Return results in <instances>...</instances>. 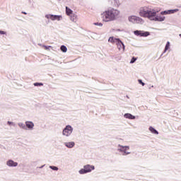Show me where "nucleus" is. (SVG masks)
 Segmentation results:
<instances>
[{"label": "nucleus", "instance_id": "7c9ffc66", "mask_svg": "<svg viewBox=\"0 0 181 181\" xmlns=\"http://www.w3.org/2000/svg\"><path fill=\"white\" fill-rule=\"evenodd\" d=\"M7 124L8 125H12L13 127H15V125H16L14 122H11V121H8Z\"/></svg>", "mask_w": 181, "mask_h": 181}, {"label": "nucleus", "instance_id": "bb28decb", "mask_svg": "<svg viewBox=\"0 0 181 181\" xmlns=\"http://www.w3.org/2000/svg\"><path fill=\"white\" fill-rule=\"evenodd\" d=\"M93 25H95V26H99L100 28H102L103 23H93Z\"/></svg>", "mask_w": 181, "mask_h": 181}, {"label": "nucleus", "instance_id": "4c0bfd02", "mask_svg": "<svg viewBox=\"0 0 181 181\" xmlns=\"http://www.w3.org/2000/svg\"><path fill=\"white\" fill-rule=\"evenodd\" d=\"M180 37H181V34L179 35Z\"/></svg>", "mask_w": 181, "mask_h": 181}, {"label": "nucleus", "instance_id": "473e14b6", "mask_svg": "<svg viewBox=\"0 0 181 181\" xmlns=\"http://www.w3.org/2000/svg\"><path fill=\"white\" fill-rule=\"evenodd\" d=\"M168 52V50H166V48L164 49V51L163 52V54H165V53Z\"/></svg>", "mask_w": 181, "mask_h": 181}, {"label": "nucleus", "instance_id": "f704fd0d", "mask_svg": "<svg viewBox=\"0 0 181 181\" xmlns=\"http://www.w3.org/2000/svg\"><path fill=\"white\" fill-rule=\"evenodd\" d=\"M42 168H45V165L40 167V169H42Z\"/></svg>", "mask_w": 181, "mask_h": 181}, {"label": "nucleus", "instance_id": "ddd939ff", "mask_svg": "<svg viewBox=\"0 0 181 181\" xmlns=\"http://www.w3.org/2000/svg\"><path fill=\"white\" fill-rule=\"evenodd\" d=\"M64 146L69 149L73 148L74 146H76V143L74 141H68L64 143Z\"/></svg>", "mask_w": 181, "mask_h": 181}, {"label": "nucleus", "instance_id": "ea45409f", "mask_svg": "<svg viewBox=\"0 0 181 181\" xmlns=\"http://www.w3.org/2000/svg\"><path fill=\"white\" fill-rule=\"evenodd\" d=\"M29 2H30V0H28Z\"/></svg>", "mask_w": 181, "mask_h": 181}, {"label": "nucleus", "instance_id": "c85d7f7f", "mask_svg": "<svg viewBox=\"0 0 181 181\" xmlns=\"http://www.w3.org/2000/svg\"><path fill=\"white\" fill-rule=\"evenodd\" d=\"M138 83L139 84H141V86L144 87V86H145V83H144V81H142V79H139L138 80Z\"/></svg>", "mask_w": 181, "mask_h": 181}, {"label": "nucleus", "instance_id": "1a4fd4ad", "mask_svg": "<svg viewBox=\"0 0 181 181\" xmlns=\"http://www.w3.org/2000/svg\"><path fill=\"white\" fill-rule=\"evenodd\" d=\"M25 127V131H33V128H35V123H33L32 121H26Z\"/></svg>", "mask_w": 181, "mask_h": 181}, {"label": "nucleus", "instance_id": "6e6552de", "mask_svg": "<svg viewBox=\"0 0 181 181\" xmlns=\"http://www.w3.org/2000/svg\"><path fill=\"white\" fill-rule=\"evenodd\" d=\"M47 19H51V21H61L62 16L60 15H53V14H47L45 15Z\"/></svg>", "mask_w": 181, "mask_h": 181}, {"label": "nucleus", "instance_id": "58836bf2", "mask_svg": "<svg viewBox=\"0 0 181 181\" xmlns=\"http://www.w3.org/2000/svg\"><path fill=\"white\" fill-rule=\"evenodd\" d=\"M151 88H153V86H151Z\"/></svg>", "mask_w": 181, "mask_h": 181}, {"label": "nucleus", "instance_id": "c9c22d12", "mask_svg": "<svg viewBox=\"0 0 181 181\" xmlns=\"http://www.w3.org/2000/svg\"><path fill=\"white\" fill-rule=\"evenodd\" d=\"M163 56V54H161V55L160 56V57H162Z\"/></svg>", "mask_w": 181, "mask_h": 181}, {"label": "nucleus", "instance_id": "412c9836", "mask_svg": "<svg viewBox=\"0 0 181 181\" xmlns=\"http://www.w3.org/2000/svg\"><path fill=\"white\" fill-rule=\"evenodd\" d=\"M169 15H172L173 13H176V12H179V8H175V9H170L168 10Z\"/></svg>", "mask_w": 181, "mask_h": 181}, {"label": "nucleus", "instance_id": "4be33fe9", "mask_svg": "<svg viewBox=\"0 0 181 181\" xmlns=\"http://www.w3.org/2000/svg\"><path fill=\"white\" fill-rule=\"evenodd\" d=\"M60 49L63 52V53H66L67 52V47H66V45H62L60 47Z\"/></svg>", "mask_w": 181, "mask_h": 181}, {"label": "nucleus", "instance_id": "4468645a", "mask_svg": "<svg viewBox=\"0 0 181 181\" xmlns=\"http://www.w3.org/2000/svg\"><path fill=\"white\" fill-rule=\"evenodd\" d=\"M109 4H110L112 6H119V1L118 0H109Z\"/></svg>", "mask_w": 181, "mask_h": 181}, {"label": "nucleus", "instance_id": "39448f33", "mask_svg": "<svg viewBox=\"0 0 181 181\" xmlns=\"http://www.w3.org/2000/svg\"><path fill=\"white\" fill-rule=\"evenodd\" d=\"M73 127H71L70 124H68L63 129L62 135L69 138V136H71L73 134Z\"/></svg>", "mask_w": 181, "mask_h": 181}, {"label": "nucleus", "instance_id": "20e7f679", "mask_svg": "<svg viewBox=\"0 0 181 181\" xmlns=\"http://www.w3.org/2000/svg\"><path fill=\"white\" fill-rule=\"evenodd\" d=\"M117 151L122 153L123 156H127V155H131V152L129 151V146H122L121 144H118Z\"/></svg>", "mask_w": 181, "mask_h": 181}, {"label": "nucleus", "instance_id": "f03ea898", "mask_svg": "<svg viewBox=\"0 0 181 181\" xmlns=\"http://www.w3.org/2000/svg\"><path fill=\"white\" fill-rule=\"evenodd\" d=\"M139 13L142 18H148L151 21L153 16H156L157 12L155 9L144 6L139 8Z\"/></svg>", "mask_w": 181, "mask_h": 181}, {"label": "nucleus", "instance_id": "e433bc0d", "mask_svg": "<svg viewBox=\"0 0 181 181\" xmlns=\"http://www.w3.org/2000/svg\"><path fill=\"white\" fill-rule=\"evenodd\" d=\"M119 32H121V30H117Z\"/></svg>", "mask_w": 181, "mask_h": 181}, {"label": "nucleus", "instance_id": "0eeeda50", "mask_svg": "<svg viewBox=\"0 0 181 181\" xmlns=\"http://www.w3.org/2000/svg\"><path fill=\"white\" fill-rule=\"evenodd\" d=\"M134 33L136 36H139L140 37H148L149 35H151V33L148 31H142V30H134Z\"/></svg>", "mask_w": 181, "mask_h": 181}, {"label": "nucleus", "instance_id": "7ed1b4c3", "mask_svg": "<svg viewBox=\"0 0 181 181\" xmlns=\"http://www.w3.org/2000/svg\"><path fill=\"white\" fill-rule=\"evenodd\" d=\"M95 169V167L93 165H85L83 166V168L81 169L78 171L79 175H86V173H90L92 170H94Z\"/></svg>", "mask_w": 181, "mask_h": 181}, {"label": "nucleus", "instance_id": "5701e85b", "mask_svg": "<svg viewBox=\"0 0 181 181\" xmlns=\"http://www.w3.org/2000/svg\"><path fill=\"white\" fill-rule=\"evenodd\" d=\"M49 169H52V170L57 171L59 170V167L54 166V165H50Z\"/></svg>", "mask_w": 181, "mask_h": 181}, {"label": "nucleus", "instance_id": "6ab92c4d", "mask_svg": "<svg viewBox=\"0 0 181 181\" xmlns=\"http://www.w3.org/2000/svg\"><path fill=\"white\" fill-rule=\"evenodd\" d=\"M69 16L71 22H74V23L77 22V15L74 13V14H71V16Z\"/></svg>", "mask_w": 181, "mask_h": 181}, {"label": "nucleus", "instance_id": "a211bd4d", "mask_svg": "<svg viewBox=\"0 0 181 181\" xmlns=\"http://www.w3.org/2000/svg\"><path fill=\"white\" fill-rule=\"evenodd\" d=\"M66 13L68 16H70L73 15V10H71L70 8L66 6Z\"/></svg>", "mask_w": 181, "mask_h": 181}, {"label": "nucleus", "instance_id": "dca6fc26", "mask_svg": "<svg viewBox=\"0 0 181 181\" xmlns=\"http://www.w3.org/2000/svg\"><path fill=\"white\" fill-rule=\"evenodd\" d=\"M148 129L151 134H154V135H159V132H158V130H156L152 126H151Z\"/></svg>", "mask_w": 181, "mask_h": 181}, {"label": "nucleus", "instance_id": "9d476101", "mask_svg": "<svg viewBox=\"0 0 181 181\" xmlns=\"http://www.w3.org/2000/svg\"><path fill=\"white\" fill-rule=\"evenodd\" d=\"M166 19V17L162 16H153L150 21H154L155 22H163Z\"/></svg>", "mask_w": 181, "mask_h": 181}, {"label": "nucleus", "instance_id": "a878e982", "mask_svg": "<svg viewBox=\"0 0 181 181\" xmlns=\"http://www.w3.org/2000/svg\"><path fill=\"white\" fill-rule=\"evenodd\" d=\"M160 15H169V10H165V11H161L160 13Z\"/></svg>", "mask_w": 181, "mask_h": 181}, {"label": "nucleus", "instance_id": "2eb2a0df", "mask_svg": "<svg viewBox=\"0 0 181 181\" xmlns=\"http://www.w3.org/2000/svg\"><path fill=\"white\" fill-rule=\"evenodd\" d=\"M124 117L127 119H135L136 117L131 113H125Z\"/></svg>", "mask_w": 181, "mask_h": 181}, {"label": "nucleus", "instance_id": "f3484780", "mask_svg": "<svg viewBox=\"0 0 181 181\" xmlns=\"http://www.w3.org/2000/svg\"><path fill=\"white\" fill-rule=\"evenodd\" d=\"M119 40V38H115L114 37H110L108 39V42H110V43H116L117 44Z\"/></svg>", "mask_w": 181, "mask_h": 181}, {"label": "nucleus", "instance_id": "aec40b11", "mask_svg": "<svg viewBox=\"0 0 181 181\" xmlns=\"http://www.w3.org/2000/svg\"><path fill=\"white\" fill-rule=\"evenodd\" d=\"M18 125L19 127V128H21V129H24L25 131H26V123H22V122H19L18 123Z\"/></svg>", "mask_w": 181, "mask_h": 181}, {"label": "nucleus", "instance_id": "c756f323", "mask_svg": "<svg viewBox=\"0 0 181 181\" xmlns=\"http://www.w3.org/2000/svg\"><path fill=\"white\" fill-rule=\"evenodd\" d=\"M42 47H44L45 50H49L52 46L42 45Z\"/></svg>", "mask_w": 181, "mask_h": 181}, {"label": "nucleus", "instance_id": "f257e3e1", "mask_svg": "<svg viewBox=\"0 0 181 181\" xmlns=\"http://www.w3.org/2000/svg\"><path fill=\"white\" fill-rule=\"evenodd\" d=\"M119 15V11L113 8H108L102 13L103 22H112L118 18Z\"/></svg>", "mask_w": 181, "mask_h": 181}, {"label": "nucleus", "instance_id": "cd10ccee", "mask_svg": "<svg viewBox=\"0 0 181 181\" xmlns=\"http://www.w3.org/2000/svg\"><path fill=\"white\" fill-rule=\"evenodd\" d=\"M136 60V57H133L132 58L131 61H130V64H133V63H135Z\"/></svg>", "mask_w": 181, "mask_h": 181}, {"label": "nucleus", "instance_id": "72a5a7b5", "mask_svg": "<svg viewBox=\"0 0 181 181\" xmlns=\"http://www.w3.org/2000/svg\"><path fill=\"white\" fill-rule=\"evenodd\" d=\"M22 13H23V15H28V13H26V12H25V11H22Z\"/></svg>", "mask_w": 181, "mask_h": 181}, {"label": "nucleus", "instance_id": "423d86ee", "mask_svg": "<svg viewBox=\"0 0 181 181\" xmlns=\"http://www.w3.org/2000/svg\"><path fill=\"white\" fill-rule=\"evenodd\" d=\"M128 21L129 22H131V23H140L141 25L144 24V19L136 16H129Z\"/></svg>", "mask_w": 181, "mask_h": 181}, {"label": "nucleus", "instance_id": "f8f14e48", "mask_svg": "<svg viewBox=\"0 0 181 181\" xmlns=\"http://www.w3.org/2000/svg\"><path fill=\"white\" fill-rule=\"evenodd\" d=\"M116 45L117 46V49L119 51L124 52L125 50V45H124V42H122V41H121L120 40L117 41Z\"/></svg>", "mask_w": 181, "mask_h": 181}, {"label": "nucleus", "instance_id": "b1692460", "mask_svg": "<svg viewBox=\"0 0 181 181\" xmlns=\"http://www.w3.org/2000/svg\"><path fill=\"white\" fill-rule=\"evenodd\" d=\"M170 47V42L169 41H168L165 45V50H169Z\"/></svg>", "mask_w": 181, "mask_h": 181}, {"label": "nucleus", "instance_id": "2f4dec72", "mask_svg": "<svg viewBox=\"0 0 181 181\" xmlns=\"http://www.w3.org/2000/svg\"><path fill=\"white\" fill-rule=\"evenodd\" d=\"M0 35H6V32L0 30Z\"/></svg>", "mask_w": 181, "mask_h": 181}, {"label": "nucleus", "instance_id": "9b49d317", "mask_svg": "<svg viewBox=\"0 0 181 181\" xmlns=\"http://www.w3.org/2000/svg\"><path fill=\"white\" fill-rule=\"evenodd\" d=\"M6 165L8 168H16V166H18V162H15L13 160L9 159L6 161Z\"/></svg>", "mask_w": 181, "mask_h": 181}, {"label": "nucleus", "instance_id": "393cba45", "mask_svg": "<svg viewBox=\"0 0 181 181\" xmlns=\"http://www.w3.org/2000/svg\"><path fill=\"white\" fill-rule=\"evenodd\" d=\"M34 86L35 87H42V86H43V83L36 82L34 83Z\"/></svg>", "mask_w": 181, "mask_h": 181}]
</instances>
